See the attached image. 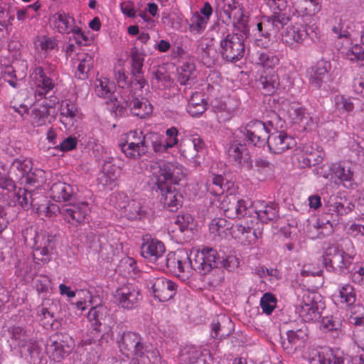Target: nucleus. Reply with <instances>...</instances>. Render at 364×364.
Wrapping results in <instances>:
<instances>
[{"mask_svg":"<svg viewBox=\"0 0 364 364\" xmlns=\"http://www.w3.org/2000/svg\"><path fill=\"white\" fill-rule=\"evenodd\" d=\"M32 193L33 191L28 188H19L15 193L16 201L22 208L28 209L30 207Z\"/></svg>","mask_w":364,"mask_h":364,"instance_id":"nucleus-53","label":"nucleus"},{"mask_svg":"<svg viewBox=\"0 0 364 364\" xmlns=\"http://www.w3.org/2000/svg\"><path fill=\"white\" fill-rule=\"evenodd\" d=\"M219 258L215 250L205 247L201 250H192L190 252V268L201 275L210 273L213 269L218 267Z\"/></svg>","mask_w":364,"mask_h":364,"instance_id":"nucleus-6","label":"nucleus"},{"mask_svg":"<svg viewBox=\"0 0 364 364\" xmlns=\"http://www.w3.org/2000/svg\"><path fill=\"white\" fill-rule=\"evenodd\" d=\"M45 181V172L40 168H33L27 173L21 184L30 185L38 187Z\"/></svg>","mask_w":364,"mask_h":364,"instance_id":"nucleus-40","label":"nucleus"},{"mask_svg":"<svg viewBox=\"0 0 364 364\" xmlns=\"http://www.w3.org/2000/svg\"><path fill=\"white\" fill-rule=\"evenodd\" d=\"M244 134L249 144L264 146L269 137V131L264 122L259 120L250 122L245 127Z\"/></svg>","mask_w":364,"mask_h":364,"instance_id":"nucleus-12","label":"nucleus"},{"mask_svg":"<svg viewBox=\"0 0 364 364\" xmlns=\"http://www.w3.org/2000/svg\"><path fill=\"white\" fill-rule=\"evenodd\" d=\"M146 285L152 296L161 302L172 299L177 291V284L165 277L149 278Z\"/></svg>","mask_w":364,"mask_h":364,"instance_id":"nucleus-10","label":"nucleus"},{"mask_svg":"<svg viewBox=\"0 0 364 364\" xmlns=\"http://www.w3.org/2000/svg\"><path fill=\"white\" fill-rule=\"evenodd\" d=\"M328 170L333 174L334 177L338 178L340 182L345 187H350L353 181V173L350 167H346L341 164H332L327 167Z\"/></svg>","mask_w":364,"mask_h":364,"instance_id":"nucleus-28","label":"nucleus"},{"mask_svg":"<svg viewBox=\"0 0 364 364\" xmlns=\"http://www.w3.org/2000/svg\"><path fill=\"white\" fill-rule=\"evenodd\" d=\"M146 145L147 151L150 146H152L155 152H163L168 148L166 147V144H162L160 136L154 132L146 134Z\"/></svg>","mask_w":364,"mask_h":364,"instance_id":"nucleus-46","label":"nucleus"},{"mask_svg":"<svg viewBox=\"0 0 364 364\" xmlns=\"http://www.w3.org/2000/svg\"><path fill=\"white\" fill-rule=\"evenodd\" d=\"M239 198L230 194L225 196L220 203V208L224 212L225 216L229 218H235L237 207H238Z\"/></svg>","mask_w":364,"mask_h":364,"instance_id":"nucleus-34","label":"nucleus"},{"mask_svg":"<svg viewBox=\"0 0 364 364\" xmlns=\"http://www.w3.org/2000/svg\"><path fill=\"white\" fill-rule=\"evenodd\" d=\"M116 87L114 82L107 78L96 79L95 82V92L100 97L110 98Z\"/></svg>","mask_w":364,"mask_h":364,"instance_id":"nucleus-35","label":"nucleus"},{"mask_svg":"<svg viewBox=\"0 0 364 364\" xmlns=\"http://www.w3.org/2000/svg\"><path fill=\"white\" fill-rule=\"evenodd\" d=\"M236 211V218H245L257 213V210L253 207L252 203L249 200L244 199H239Z\"/></svg>","mask_w":364,"mask_h":364,"instance_id":"nucleus-47","label":"nucleus"},{"mask_svg":"<svg viewBox=\"0 0 364 364\" xmlns=\"http://www.w3.org/2000/svg\"><path fill=\"white\" fill-rule=\"evenodd\" d=\"M87 318L92 322L93 330L97 332L102 331V326L109 325L111 320L109 310L105 306L101 304L90 309Z\"/></svg>","mask_w":364,"mask_h":364,"instance_id":"nucleus-21","label":"nucleus"},{"mask_svg":"<svg viewBox=\"0 0 364 364\" xmlns=\"http://www.w3.org/2000/svg\"><path fill=\"white\" fill-rule=\"evenodd\" d=\"M125 213L127 217L129 220H136L140 218L141 215V205L139 203L133 201L128 204L125 208Z\"/></svg>","mask_w":364,"mask_h":364,"instance_id":"nucleus-58","label":"nucleus"},{"mask_svg":"<svg viewBox=\"0 0 364 364\" xmlns=\"http://www.w3.org/2000/svg\"><path fill=\"white\" fill-rule=\"evenodd\" d=\"M234 324L229 317L223 316L221 318V326L220 339L228 337L233 330Z\"/></svg>","mask_w":364,"mask_h":364,"instance_id":"nucleus-60","label":"nucleus"},{"mask_svg":"<svg viewBox=\"0 0 364 364\" xmlns=\"http://www.w3.org/2000/svg\"><path fill=\"white\" fill-rule=\"evenodd\" d=\"M255 215H257L262 223L275 220L279 217L278 205L274 203L265 204L262 208L257 210Z\"/></svg>","mask_w":364,"mask_h":364,"instance_id":"nucleus-32","label":"nucleus"},{"mask_svg":"<svg viewBox=\"0 0 364 364\" xmlns=\"http://www.w3.org/2000/svg\"><path fill=\"white\" fill-rule=\"evenodd\" d=\"M323 264L328 268H332L335 271L346 273L349 270L352 257L346 254L338 245H331L328 246L323 256Z\"/></svg>","mask_w":364,"mask_h":364,"instance_id":"nucleus-9","label":"nucleus"},{"mask_svg":"<svg viewBox=\"0 0 364 364\" xmlns=\"http://www.w3.org/2000/svg\"><path fill=\"white\" fill-rule=\"evenodd\" d=\"M244 218L245 220L236 224L235 228L238 234L246 235L245 237L248 242L251 243L262 237V229L259 227L255 228V225L260 226L262 225L259 223V218L257 215H252Z\"/></svg>","mask_w":364,"mask_h":364,"instance_id":"nucleus-16","label":"nucleus"},{"mask_svg":"<svg viewBox=\"0 0 364 364\" xmlns=\"http://www.w3.org/2000/svg\"><path fill=\"white\" fill-rule=\"evenodd\" d=\"M247 16L244 14L242 8L240 9V14L235 16L230 23H232L233 26L237 28L238 31L245 35H247L249 32L247 26Z\"/></svg>","mask_w":364,"mask_h":364,"instance_id":"nucleus-52","label":"nucleus"},{"mask_svg":"<svg viewBox=\"0 0 364 364\" xmlns=\"http://www.w3.org/2000/svg\"><path fill=\"white\" fill-rule=\"evenodd\" d=\"M26 245L33 250L35 260L48 262L51 259V253L55 247L54 237L46 233H38L35 226L30 225L22 231Z\"/></svg>","mask_w":364,"mask_h":364,"instance_id":"nucleus-3","label":"nucleus"},{"mask_svg":"<svg viewBox=\"0 0 364 364\" xmlns=\"http://www.w3.org/2000/svg\"><path fill=\"white\" fill-rule=\"evenodd\" d=\"M208 191L215 196H221L225 191L224 178L221 175L213 176L211 180V183L208 185Z\"/></svg>","mask_w":364,"mask_h":364,"instance_id":"nucleus-51","label":"nucleus"},{"mask_svg":"<svg viewBox=\"0 0 364 364\" xmlns=\"http://www.w3.org/2000/svg\"><path fill=\"white\" fill-rule=\"evenodd\" d=\"M140 338L141 336L134 332H124L117 341L120 352L124 355L131 354L134 352V346L139 343Z\"/></svg>","mask_w":364,"mask_h":364,"instance_id":"nucleus-24","label":"nucleus"},{"mask_svg":"<svg viewBox=\"0 0 364 364\" xmlns=\"http://www.w3.org/2000/svg\"><path fill=\"white\" fill-rule=\"evenodd\" d=\"M220 53L228 62H237L245 53V44L242 35L228 33L220 43Z\"/></svg>","mask_w":364,"mask_h":364,"instance_id":"nucleus-8","label":"nucleus"},{"mask_svg":"<svg viewBox=\"0 0 364 364\" xmlns=\"http://www.w3.org/2000/svg\"><path fill=\"white\" fill-rule=\"evenodd\" d=\"M207 102L201 92L192 95L187 105L188 112L193 117L202 114L207 109Z\"/></svg>","mask_w":364,"mask_h":364,"instance_id":"nucleus-30","label":"nucleus"},{"mask_svg":"<svg viewBox=\"0 0 364 364\" xmlns=\"http://www.w3.org/2000/svg\"><path fill=\"white\" fill-rule=\"evenodd\" d=\"M49 114V110L43 105L38 108H33L31 113L32 124L34 127H41L46 124Z\"/></svg>","mask_w":364,"mask_h":364,"instance_id":"nucleus-41","label":"nucleus"},{"mask_svg":"<svg viewBox=\"0 0 364 364\" xmlns=\"http://www.w3.org/2000/svg\"><path fill=\"white\" fill-rule=\"evenodd\" d=\"M7 331L11 341L30 363L38 364L41 362V349L37 341L30 337L27 330L20 326L13 325L9 326Z\"/></svg>","mask_w":364,"mask_h":364,"instance_id":"nucleus-4","label":"nucleus"},{"mask_svg":"<svg viewBox=\"0 0 364 364\" xmlns=\"http://www.w3.org/2000/svg\"><path fill=\"white\" fill-rule=\"evenodd\" d=\"M50 192L52 198L58 201H69L75 194L73 186L61 181L53 183Z\"/></svg>","mask_w":364,"mask_h":364,"instance_id":"nucleus-27","label":"nucleus"},{"mask_svg":"<svg viewBox=\"0 0 364 364\" xmlns=\"http://www.w3.org/2000/svg\"><path fill=\"white\" fill-rule=\"evenodd\" d=\"M331 68V65L329 61L321 60L317 62L310 69V83L317 88L321 87L323 83L328 79V74Z\"/></svg>","mask_w":364,"mask_h":364,"instance_id":"nucleus-22","label":"nucleus"},{"mask_svg":"<svg viewBox=\"0 0 364 364\" xmlns=\"http://www.w3.org/2000/svg\"><path fill=\"white\" fill-rule=\"evenodd\" d=\"M355 208V205L352 200L345 196H331L323 207V212L318 219L316 227L320 228L329 225L331 232L333 227L342 222Z\"/></svg>","mask_w":364,"mask_h":364,"instance_id":"nucleus-2","label":"nucleus"},{"mask_svg":"<svg viewBox=\"0 0 364 364\" xmlns=\"http://www.w3.org/2000/svg\"><path fill=\"white\" fill-rule=\"evenodd\" d=\"M277 301L273 294L269 292L264 294L260 299V306L263 312L267 315L271 314L277 306Z\"/></svg>","mask_w":364,"mask_h":364,"instance_id":"nucleus-49","label":"nucleus"},{"mask_svg":"<svg viewBox=\"0 0 364 364\" xmlns=\"http://www.w3.org/2000/svg\"><path fill=\"white\" fill-rule=\"evenodd\" d=\"M347 55L351 60H364V50L361 46L355 45L347 53Z\"/></svg>","mask_w":364,"mask_h":364,"instance_id":"nucleus-64","label":"nucleus"},{"mask_svg":"<svg viewBox=\"0 0 364 364\" xmlns=\"http://www.w3.org/2000/svg\"><path fill=\"white\" fill-rule=\"evenodd\" d=\"M126 107H127L133 114L140 118H144L152 112L151 105L148 103L146 100L137 97H133L125 101Z\"/></svg>","mask_w":364,"mask_h":364,"instance_id":"nucleus-26","label":"nucleus"},{"mask_svg":"<svg viewBox=\"0 0 364 364\" xmlns=\"http://www.w3.org/2000/svg\"><path fill=\"white\" fill-rule=\"evenodd\" d=\"M264 95H272L279 85V77L272 70L265 75H262L259 79Z\"/></svg>","mask_w":364,"mask_h":364,"instance_id":"nucleus-31","label":"nucleus"},{"mask_svg":"<svg viewBox=\"0 0 364 364\" xmlns=\"http://www.w3.org/2000/svg\"><path fill=\"white\" fill-rule=\"evenodd\" d=\"M174 225L176 230H178L181 232H183L189 229L193 223V218L190 214L179 215L174 218Z\"/></svg>","mask_w":364,"mask_h":364,"instance_id":"nucleus-50","label":"nucleus"},{"mask_svg":"<svg viewBox=\"0 0 364 364\" xmlns=\"http://www.w3.org/2000/svg\"><path fill=\"white\" fill-rule=\"evenodd\" d=\"M32 163L29 160L15 159L10 166L9 175L20 183L30 171Z\"/></svg>","mask_w":364,"mask_h":364,"instance_id":"nucleus-25","label":"nucleus"},{"mask_svg":"<svg viewBox=\"0 0 364 364\" xmlns=\"http://www.w3.org/2000/svg\"><path fill=\"white\" fill-rule=\"evenodd\" d=\"M240 6H237L234 1L232 3H225L223 8V12L226 16V19L223 20V22L228 25L230 23L232 18H233L235 16L240 14Z\"/></svg>","mask_w":364,"mask_h":364,"instance_id":"nucleus-55","label":"nucleus"},{"mask_svg":"<svg viewBox=\"0 0 364 364\" xmlns=\"http://www.w3.org/2000/svg\"><path fill=\"white\" fill-rule=\"evenodd\" d=\"M287 113L293 123L302 124L304 127L308 125L309 114L299 105L296 103L290 105Z\"/></svg>","mask_w":364,"mask_h":364,"instance_id":"nucleus-33","label":"nucleus"},{"mask_svg":"<svg viewBox=\"0 0 364 364\" xmlns=\"http://www.w3.org/2000/svg\"><path fill=\"white\" fill-rule=\"evenodd\" d=\"M144 141H146V134L144 135L143 132L140 130H134L127 134L125 142L119 143V147L141 144L142 143L144 144Z\"/></svg>","mask_w":364,"mask_h":364,"instance_id":"nucleus-45","label":"nucleus"},{"mask_svg":"<svg viewBox=\"0 0 364 364\" xmlns=\"http://www.w3.org/2000/svg\"><path fill=\"white\" fill-rule=\"evenodd\" d=\"M335 103L338 109L350 112L353 109L354 105L351 100L344 96H336Z\"/></svg>","mask_w":364,"mask_h":364,"instance_id":"nucleus-61","label":"nucleus"},{"mask_svg":"<svg viewBox=\"0 0 364 364\" xmlns=\"http://www.w3.org/2000/svg\"><path fill=\"white\" fill-rule=\"evenodd\" d=\"M77 109L71 101L65 100L61 105V114L73 118L76 116Z\"/></svg>","mask_w":364,"mask_h":364,"instance_id":"nucleus-63","label":"nucleus"},{"mask_svg":"<svg viewBox=\"0 0 364 364\" xmlns=\"http://www.w3.org/2000/svg\"><path fill=\"white\" fill-rule=\"evenodd\" d=\"M279 63V59L272 53H261L258 57L257 63L261 65L263 68L272 69Z\"/></svg>","mask_w":364,"mask_h":364,"instance_id":"nucleus-54","label":"nucleus"},{"mask_svg":"<svg viewBox=\"0 0 364 364\" xmlns=\"http://www.w3.org/2000/svg\"><path fill=\"white\" fill-rule=\"evenodd\" d=\"M119 148L127 157L135 160L139 159L147 153L146 141H144V144L142 143L141 144L127 146H122V147Z\"/></svg>","mask_w":364,"mask_h":364,"instance_id":"nucleus-42","label":"nucleus"},{"mask_svg":"<svg viewBox=\"0 0 364 364\" xmlns=\"http://www.w3.org/2000/svg\"><path fill=\"white\" fill-rule=\"evenodd\" d=\"M2 77L11 87L16 88L18 87V81L23 76L18 75L13 65H6L2 71Z\"/></svg>","mask_w":364,"mask_h":364,"instance_id":"nucleus-48","label":"nucleus"},{"mask_svg":"<svg viewBox=\"0 0 364 364\" xmlns=\"http://www.w3.org/2000/svg\"><path fill=\"white\" fill-rule=\"evenodd\" d=\"M150 169L153 190L160 192V200L165 207L170 211H176L182 205L183 196L172 185L179 184L184 178L183 167L178 164L159 161L153 163Z\"/></svg>","mask_w":364,"mask_h":364,"instance_id":"nucleus-1","label":"nucleus"},{"mask_svg":"<svg viewBox=\"0 0 364 364\" xmlns=\"http://www.w3.org/2000/svg\"><path fill=\"white\" fill-rule=\"evenodd\" d=\"M165 252L164 244L156 239L147 240L141 247L142 257L153 263H156L162 259Z\"/></svg>","mask_w":364,"mask_h":364,"instance_id":"nucleus-19","label":"nucleus"},{"mask_svg":"<svg viewBox=\"0 0 364 364\" xmlns=\"http://www.w3.org/2000/svg\"><path fill=\"white\" fill-rule=\"evenodd\" d=\"M42 202H46L45 197L38 191H33L32 198L30 200V207L33 209L36 210L37 211H41L43 209H48V212L49 210H53L56 208V205L52 204L49 206L47 204H43Z\"/></svg>","mask_w":364,"mask_h":364,"instance_id":"nucleus-44","label":"nucleus"},{"mask_svg":"<svg viewBox=\"0 0 364 364\" xmlns=\"http://www.w3.org/2000/svg\"><path fill=\"white\" fill-rule=\"evenodd\" d=\"M53 27L60 33H69L75 19L65 12H58L50 17Z\"/></svg>","mask_w":364,"mask_h":364,"instance_id":"nucleus-29","label":"nucleus"},{"mask_svg":"<svg viewBox=\"0 0 364 364\" xmlns=\"http://www.w3.org/2000/svg\"><path fill=\"white\" fill-rule=\"evenodd\" d=\"M282 41L289 46H291L294 43L300 44L307 36L314 39V37L308 32L307 26L303 24L299 18L293 24L288 26L282 33Z\"/></svg>","mask_w":364,"mask_h":364,"instance_id":"nucleus-15","label":"nucleus"},{"mask_svg":"<svg viewBox=\"0 0 364 364\" xmlns=\"http://www.w3.org/2000/svg\"><path fill=\"white\" fill-rule=\"evenodd\" d=\"M267 144L269 151L274 154H282L296 146L294 139L282 131L270 134Z\"/></svg>","mask_w":364,"mask_h":364,"instance_id":"nucleus-17","label":"nucleus"},{"mask_svg":"<svg viewBox=\"0 0 364 364\" xmlns=\"http://www.w3.org/2000/svg\"><path fill=\"white\" fill-rule=\"evenodd\" d=\"M75 347L74 340L67 333H56L50 336L46 344V350L50 358L60 362L68 357Z\"/></svg>","mask_w":364,"mask_h":364,"instance_id":"nucleus-7","label":"nucleus"},{"mask_svg":"<svg viewBox=\"0 0 364 364\" xmlns=\"http://www.w3.org/2000/svg\"><path fill=\"white\" fill-rule=\"evenodd\" d=\"M134 352L125 355L132 359V364H166L161 361L158 350L143 342L141 337L139 343L134 346Z\"/></svg>","mask_w":364,"mask_h":364,"instance_id":"nucleus-11","label":"nucleus"},{"mask_svg":"<svg viewBox=\"0 0 364 364\" xmlns=\"http://www.w3.org/2000/svg\"><path fill=\"white\" fill-rule=\"evenodd\" d=\"M267 6L273 11L271 16L279 30L284 28L291 20L289 15L284 11L287 9L286 0H266Z\"/></svg>","mask_w":364,"mask_h":364,"instance_id":"nucleus-23","label":"nucleus"},{"mask_svg":"<svg viewBox=\"0 0 364 364\" xmlns=\"http://www.w3.org/2000/svg\"><path fill=\"white\" fill-rule=\"evenodd\" d=\"M56 208L64 217V219L73 225L82 223L89 212L88 204L86 202L80 203H68L61 208Z\"/></svg>","mask_w":364,"mask_h":364,"instance_id":"nucleus-13","label":"nucleus"},{"mask_svg":"<svg viewBox=\"0 0 364 364\" xmlns=\"http://www.w3.org/2000/svg\"><path fill=\"white\" fill-rule=\"evenodd\" d=\"M196 67L193 63H184L178 69V81L181 85H191L196 77Z\"/></svg>","mask_w":364,"mask_h":364,"instance_id":"nucleus-36","label":"nucleus"},{"mask_svg":"<svg viewBox=\"0 0 364 364\" xmlns=\"http://www.w3.org/2000/svg\"><path fill=\"white\" fill-rule=\"evenodd\" d=\"M341 302L346 303L348 306L352 305L355 301V294L353 293V287L346 284L340 289Z\"/></svg>","mask_w":364,"mask_h":364,"instance_id":"nucleus-56","label":"nucleus"},{"mask_svg":"<svg viewBox=\"0 0 364 364\" xmlns=\"http://www.w3.org/2000/svg\"><path fill=\"white\" fill-rule=\"evenodd\" d=\"M323 304L321 296L316 291H303L301 296H298L296 310L305 322H316L321 318Z\"/></svg>","mask_w":364,"mask_h":364,"instance_id":"nucleus-5","label":"nucleus"},{"mask_svg":"<svg viewBox=\"0 0 364 364\" xmlns=\"http://www.w3.org/2000/svg\"><path fill=\"white\" fill-rule=\"evenodd\" d=\"M304 12L309 16L315 15L321 8V0H304Z\"/></svg>","mask_w":364,"mask_h":364,"instance_id":"nucleus-59","label":"nucleus"},{"mask_svg":"<svg viewBox=\"0 0 364 364\" xmlns=\"http://www.w3.org/2000/svg\"><path fill=\"white\" fill-rule=\"evenodd\" d=\"M287 334L288 342L290 344L296 345L306 339L308 328L304 323H301L299 327L289 330Z\"/></svg>","mask_w":364,"mask_h":364,"instance_id":"nucleus-39","label":"nucleus"},{"mask_svg":"<svg viewBox=\"0 0 364 364\" xmlns=\"http://www.w3.org/2000/svg\"><path fill=\"white\" fill-rule=\"evenodd\" d=\"M114 297L119 306L127 309H133L138 306L142 299L139 291L132 286L118 288Z\"/></svg>","mask_w":364,"mask_h":364,"instance_id":"nucleus-14","label":"nucleus"},{"mask_svg":"<svg viewBox=\"0 0 364 364\" xmlns=\"http://www.w3.org/2000/svg\"><path fill=\"white\" fill-rule=\"evenodd\" d=\"M189 258L190 254L188 255L187 252H178V259L176 262V272H173V273L179 274L183 273L186 268L190 267Z\"/></svg>","mask_w":364,"mask_h":364,"instance_id":"nucleus-57","label":"nucleus"},{"mask_svg":"<svg viewBox=\"0 0 364 364\" xmlns=\"http://www.w3.org/2000/svg\"><path fill=\"white\" fill-rule=\"evenodd\" d=\"M93 67V59L91 55L86 54L77 67V71L75 73V77L80 80H85L88 77V73Z\"/></svg>","mask_w":364,"mask_h":364,"instance_id":"nucleus-43","label":"nucleus"},{"mask_svg":"<svg viewBox=\"0 0 364 364\" xmlns=\"http://www.w3.org/2000/svg\"><path fill=\"white\" fill-rule=\"evenodd\" d=\"M227 154L229 159L236 165L245 166L247 168L252 166L245 144L233 141L228 144Z\"/></svg>","mask_w":364,"mask_h":364,"instance_id":"nucleus-18","label":"nucleus"},{"mask_svg":"<svg viewBox=\"0 0 364 364\" xmlns=\"http://www.w3.org/2000/svg\"><path fill=\"white\" fill-rule=\"evenodd\" d=\"M76 145L77 139L73 136H68L62 141H60L58 145L54 146V149L61 151H68L75 149Z\"/></svg>","mask_w":364,"mask_h":364,"instance_id":"nucleus-62","label":"nucleus"},{"mask_svg":"<svg viewBox=\"0 0 364 364\" xmlns=\"http://www.w3.org/2000/svg\"><path fill=\"white\" fill-rule=\"evenodd\" d=\"M257 27L259 32L265 38H269L279 31L272 16L264 17L262 21L257 23Z\"/></svg>","mask_w":364,"mask_h":364,"instance_id":"nucleus-38","label":"nucleus"},{"mask_svg":"<svg viewBox=\"0 0 364 364\" xmlns=\"http://www.w3.org/2000/svg\"><path fill=\"white\" fill-rule=\"evenodd\" d=\"M324 152L322 149L316 145V147L311 145L305 146L301 153L298 156V161L301 168L315 166L321 162L323 158Z\"/></svg>","mask_w":364,"mask_h":364,"instance_id":"nucleus-20","label":"nucleus"},{"mask_svg":"<svg viewBox=\"0 0 364 364\" xmlns=\"http://www.w3.org/2000/svg\"><path fill=\"white\" fill-rule=\"evenodd\" d=\"M186 364H208L206 354H203L200 350L194 347H189L183 354Z\"/></svg>","mask_w":364,"mask_h":364,"instance_id":"nucleus-37","label":"nucleus"}]
</instances>
